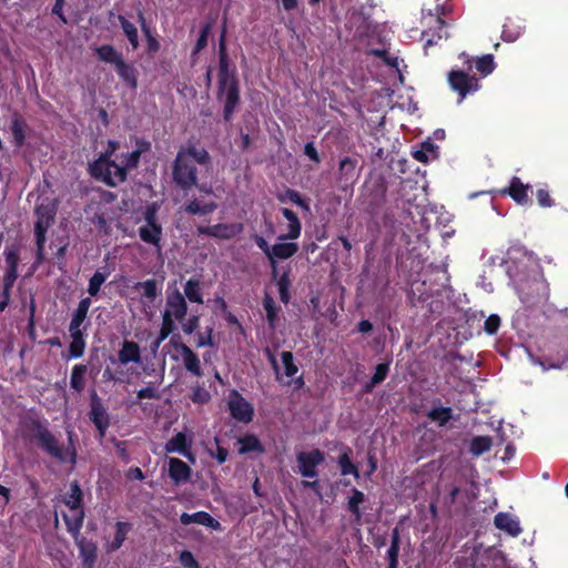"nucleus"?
Wrapping results in <instances>:
<instances>
[{
	"instance_id": "obj_1",
	"label": "nucleus",
	"mask_w": 568,
	"mask_h": 568,
	"mask_svg": "<svg viewBox=\"0 0 568 568\" xmlns=\"http://www.w3.org/2000/svg\"><path fill=\"white\" fill-rule=\"evenodd\" d=\"M216 98L223 101V119L230 122L240 104V81L235 68H231V60L226 48V29L223 27L219 39V72Z\"/></svg>"
},
{
	"instance_id": "obj_2",
	"label": "nucleus",
	"mask_w": 568,
	"mask_h": 568,
	"mask_svg": "<svg viewBox=\"0 0 568 568\" xmlns=\"http://www.w3.org/2000/svg\"><path fill=\"white\" fill-rule=\"evenodd\" d=\"M211 155L205 148L190 144L181 148L172 163V180L182 191L187 192L197 186V169L195 163L207 166L211 164Z\"/></svg>"
},
{
	"instance_id": "obj_3",
	"label": "nucleus",
	"mask_w": 568,
	"mask_h": 568,
	"mask_svg": "<svg viewBox=\"0 0 568 568\" xmlns=\"http://www.w3.org/2000/svg\"><path fill=\"white\" fill-rule=\"evenodd\" d=\"M31 439L49 456L60 460H67V452L63 445L59 443L57 437L50 432L45 424L39 419H32L28 426Z\"/></svg>"
},
{
	"instance_id": "obj_4",
	"label": "nucleus",
	"mask_w": 568,
	"mask_h": 568,
	"mask_svg": "<svg viewBox=\"0 0 568 568\" xmlns=\"http://www.w3.org/2000/svg\"><path fill=\"white\" fill-rule=\"evenodd\" d=\"M63 503L70 509L71 514H62L67 530L77 532L82 529L85 513L83 507V493L78 484L73 481L70 485V491L65 495Z\"/></svg>"
},
{
	"instance_id": "obj_5",
	"label": "nucleus",
	"mask_w": 568,
	"mask_h": 568,
	"mask_svg": "<svg viewBox=\"0 0 568 568\" xmlns=\"http://www.w3.org/2000/svg\"><path fill=\"white\" fill-rule=\"evenodd\" d=\"M447 80L452 90L458 93L459 102L468 94L475 93L480 89L479 79L475 75H469L463 70H452L448 73Z\"/></svg>"
},
{
	"instance_id": "obj_6",
	"label": "nucleus",
	"mask_w": 568,
	"mask_h": 568,
	"mask_svg": "<svg viewBox=\"0 0 568 568\" xmlns=\"http://www.w3.org/2000/svg\"><path fill=\"white\" fill-rule=\"evenodd\" d=\"M227 408L230 410V415L237 422L248 424L252 422L254 416L253 405L247 402L243 395L236 390L232 389L227 399Z\"/></svg>"
},
{
	"instance_id": "obj_7",
	"label": "nucleus",
	"mask_w": 568,
	"mask_h": 568,
	"mask_svg": "<svg viewBox=\"0 0 568 568\" xmlns=\"http://www.w3.org/2000/svg\"><path fill=\"white\" fill-rule=\"evenodd\" d=\"M325 459L324 453L315 448L311 452H301L296 455L300 474L305 478H316L318 476L317 466Z\"/></svg>"
},
{
	"instance_id": "obj_8",
	"label": "nucleus",
	"mask_w": 568,
	"mask_h": 568,
	"mask_svg": "<svg viewBox=\"0 0 568 568\" xmlns=\"http://www.w3.org/2000/svg\"><path fill=\"white\" fill-rule=\"evenodd\" d=\"M89 419L95 426L100 436H105L106 430L110 427V416L103 405L102 399L99 397L95 390H92L90 396Z\"/></svg>"
},
{
	"instance_id": "obj_9",
	"label": "nucleus",
	"mask_w": 568,
	"mask_h": 568,
	"mask_svg": "<svg viewBox=\"0 0 568 568\" xmlns=\"http://www.w3.org/2000/svg\"><path fill=\"white\" fill-rule=\"evenodd\" d=\"M243 232L241 223H217L214 225H200L196 227L199 235H206L219 240H231Z\"/></svg>"
},
{
	"instance_id": "obj_10",
	"label": "nucleus",
	"mask_w": 568,
	"mask_h": 568,
	"mask_svg": "<svg viewBox=\"0 0 568 568\" xmlns=\"http://www.w3.org/2000/svg\"><path fill=\"white\" fill-rule=\"evenodd\" d=\"M68 532L72 536L79 549V555L82 559L83 568H93L98 559L97 544L93 540L82 537L81 530H78L77 532L73 530H68Z\"/></svg>"
},
{
	"instance_id": "obj_11",
	"label": "nucleus",
	"mask_w": 568,
	"mask_h": 568,
	"mask_svg": "<svg viewBox=\"0 0 568 568\" xmlns=\"http://www.w3.org/2000/svg\"><path fill=\"white\" fill-rule=\"evenodd\" d=\"M178 322H183L187 314V303L178 287L169 286L165 297V310Z\"/></svg>"
},
{
	"instance_id": "obj_12",
	"label": "nucleus",
	"mask_w": 568,
	"mask_h": 568,
	"mask_svg": "<svg viewBox=\"0 0 568 568\" xmlns=\"http://www.w3.org/2000/svg\"><path fill=\"white\" fill-rule=\"evenodd\" d=\"M112 166H115L113 160H108L99 155L97 160L89 164V174L97 181L103 182L110 187H115L116 182L112 175Z\"/></svg>"
},
{
	"instance_id": "obj_13",
	"label": "nucleus",
	"mask_w": 568,
	"mask_h": 568,
	"mask_svg": "<svg viewBox=\"0 0 568 568\" xmlns=\"http://www.w3.org/2000/svg\"><path fill=\"white\" fill-rule=\"evenodd\" d=\"M532 187L530 184H524L518 176H513L509 185L500 191L501 195H508L510 199L519 205L531 204L529 192Z\"/></svg>"
},
{
	"instance_id": "obj_14",
	"label": "nucleus",
	"mask_w": 568,
	"mask_h": 568,
	"mask_svg": "<svg viewBox=\"0 0 568 568\" xmlns=\"http://www.w3.org/2000/svg\"><path fill=\"white\" fill-rule=\"evenodd\" d=\"M297 251L298 244L295 242L275 243L274 245H272V250H270L271 257L268 258L272 280H276L278 274L276 260H287L295 255Z\"/></svg>"
},
{
	"instance_id": "obj_15",
	"label": "nucleus",
	"mask_w": 568,
	"mask_h": 568,
	"mask_svg": "<svg viewBox=\"0 0 568 568\" xmlns=\"http://www.w3.org/2000/svg\"><path fill=\"white\" fill-rule=\"evenodd\" d=\"M168 474L175 486H181L190 481L192 468L182 459L170 457Z\"/></svg>"
},
{
	"instance_id": "obj_16",
	"label": "nucleus",
	"mask_w": 568,
	"mask_h": 568,
	"mask_svg": "<svg viewBox=\"0 0 568 568\" xmlns=\"http://www.w3.org/2000/svg\"><path fill=\"white\" fill-rule=\"evenodd\" d=\"M366 187L369 191V196L372 197L369 201V207L372 212H375L376 207L383 205L386 200L387 193V182L384 176H377L372 179Z\"/></svg>"
},
{
	"instance_id": "obj_17",
	"label": "nucleus",
	"mask_w": 568,
	"mask_h": 568,
	"mask_svg": "<svg viewBox=\"0 0 568 568\" xmlns=\"http://www.w3.org/2000/svg\"><path fill=\"white\" fill-rule=\"evenodd\" d=\"M34 214L37 216L34 227H39V225H41L43 229L49 230V227L53 224L57 215L55 201L47 200L38 204L34 209Z\"/></svg>"
},
{
	"instance_id": "obj_18",
	"label": "nucleus",
	"mask_w": 568,
	"mask_h": 568,
	"mask_svg": "<svg viewBox=\"0 0 568 568\" xmlns=\"http://www.w3.org/2000/svg\"><path fill=\"white\" fill-rule=\"evenodd\" d=\"M164 449L166 453H179L190 459L191 462H194V455L191 450V442L187 439L186 435L182 432L175 434L172 438H170Z\"/></svg>"
},
{
	"instance_id": "obj_19",
	"label": "nucleus",
	"mask_w": 568,
	"mask_h": 568,
	"mask_svg": "<svg viewBox=\"0 0 568 568\" xmlns=\"http://www.w3.org/2000/svg\"><path fill=\"white\" fill-rule=\"evenodd\" d=\"M426 417L439 427H444L454 418V409L450 406H443L442 400L435 398L432 409L426 413Z\"/></svg>"
},
{
	"instance_id": "obj_20",
	"label": "nucleus",
	"mask_w": 568,
	"mask_h": 568,
	"mask_svg": "<svg viewBox=\"0 0 568 568\" xmlns=\"http://www.w3.org/2000/svg\"><path fill=\"white\" fill-rule=\"evenodd\" d=\"M180 521L182 525H191V524H199L205 527H209L213 530H221L222 526L219 520H216L214 517H212L209 513L200 510L194 514H187L183 513L180 516Z\"/></svg>"
},
{
	"instance_id": "obj_21",
	"label": "nucleus",
	"mask_w": 568,
	"mask_h": 568,
	"mask_svg": "<svg viewBox=\"0 0 568 568\" xmlns=\"http://www.w3.org/2000/svg\"><path fill=\"white\" fill-rule=\"evenodd\" d=\"M358 165V160L356 158L345 156L339 161L337 179L339 182L345 184L354 183L358 173L356 172V168Z\"/></svg>"
},
{
	"instance_id": "obj_22",
	"label": "nucleus",
	"mask_w": 568,
	"mask_h": 568,
	"mask_svg": "<svg viewBox=\"0 0 568 568\" xmlns=\"http://www.w3.org/2000/svg\"><path fill=\"white\" fill-rule=\"evenodd\" d=\"M28 123L18 112H14L10 122V131L13 139V144L17 149L24 145L27 139Z\"/></svg>"
},
{
	"instance_id": "obj_23",
	"label": "nucleus",
	"mask_w": 568,
	"mask_h": 568,
	"mask_svg": "<svg viewBox=\"0 0 568 568\" xmlns=\"http://www.w3.org/2000/svg\"><path fill=\"white\" fill-rule=\"evenodd\" d=\"M132 524L129 521H116L114 525L113 539L106 544L105 549L108 552L119 550L128 538L129 532L132 530Z\"/></svg>"
},
{
	"instance_id": "obj_24",
	"label": "nucleus",
	"mask_w": 568,
	"mask_h": 568,
	"mask_svg": "<svg viewBox=\"0 0 568 568\" xmlns=\"http://www.w3.org/2000/svg\"><path fill=\"white\" fill-rule=\"evenodd\" d=\"M118 359L122 365H128L129 363L140 364L142 359L139 344L125 339L118 352Z\"/></svg>"
},
{
	"instance_id": "obj_25",
	"label": "nucleus",
	"mask_w": 568,
	"mask_h": 568,
	"mask_svg": "<svg viewBox=\"0 0 568 568\" xmlns=\"http://www.w3.org/2000/svg\"><path fill=\"white\" fill-rule=\"evenodd\" d=\"M162 231L161 224H144L139 227V236L141 241L146 244L154 245L160 251L163 234Z\"/></svg>"
},
{
	"instance_id": "obj_26",
	"label": "nucleus",
	"mask_w": 568,
	"mask_h": 568,
	"mask_svg": "<svg viewBox=\"0 0 568 568\" xmlns=\"http://www.w3.org/2000/svg\"><path fill=\"white\" fill-rule=\"evenodd\" d=\"M494 525L513 537H517L521 532L519 521L508 513H498L494 518Z\"/></svg>"
},
{
	"instance_id": "obj_27",
	"label": "nucleus",
	"mask_w": 568,
	"mask_h": 568,
	"mask_svg": "<svg viewBox=\"0 0 568 568\" xmlns=\"http://www.w3.org/2000/svg\"><path fill=\"white\" fill-rule=\"evenodd\" d=\"M178 347L181 349L185 369L194 376H202L203 371L199 356L184 343H180Z\"/></svg>"
},
{
	"instance_id": "obj_28",
	"label": "nucleus",
	"mask_w": 568,
	"mask_h": 568,
	"mask_svg": "<svg viewBox=\"0 0 568 568\" xmlns=\"http://www.w3.org/2000/svg\"><path fill=\"white\" fill-rule=\"evenodd\" d=\"M283 216L288 221V232L286 234H282L278 236V240H296L301 235L302 224L294 211L287 207H283L282 210Z\"/></svg>"
},
{
	"instance_id": "obj_29",
	"label": "nucleus",
	"mask_w": 568,
	"mask_h": 568,
	"mask_svg": "<svg viewBox=\"0 0 568 568\" xmlns=\"http://www.w3.org/2000/svg\"><path fill=\"white\" fill-rule=\"evenodd\" d=\"M203 283L199 277H191L184 284L183 296L191 303L203 304Z\"/></svg>"
},
{
	"instance_id": "obj_30",
	"label": "nucleus",
	"mask_w": 568,
	"mask_h": 568,
	"mask_svg": "<svg viewBox=\"0 0 568 568\" xmlns=\"http://www.w3.org/2000/svg\"><path fill=\"white\" fill-rule=\"evenodd\" d=\"M118 75L132 89L138 88V71L133 64L126 63L121 60L115 67Z\"/></svg>"
},
{
	"instance_id": "obj_31",
	"label": "nucleus",
	"mask_w": 568,
	"mask_h": 568,
	"mask_svg": "<svg viewBox=\"0 0 568 568\" xmlns=\"http://www.w3.org/2000/svg\"><path fill=\"white\" fill-rule=\"evenodd\" d=\"M240 444L239 454L245 455L248 453H264V446L261 440L254 434H245L237 439Z\"/></svg>"
},
{
	"instance_id": "obj_32",
	"label": "nucleus",
	"mask_w": 568,
	"mask_h": 568,
	"mask_svg": "<svg viewBox=\"0 0 568 568\" xmlns=\"http://www.w3.org/2000/svg\"><path fill=\"white\" fill-rule=\"evenodd\" d=\"M352 449L345 447L344 452L337 458V465L343 476L353 475L355 479H359V469L351 459Z\"/></svg>"
},
{
	"instance_id": "obj_33",
	"label": "nucleus",
	"mask_w": 568,
	"mask_h": 568,
	"mask_svg": "<svg viewBox=\"0 0 568 568\" xmlns=\"http://www.w3.org/2000/svg\"><path fill=\"white\" fill-rule=\"evenodd\" d=\"M399 546H400V535H399L398 528L395 527L392 530L390 546L386 554L387 560H388L387 568H397L398 567Z\"/></svg>"
},
{
	"instance_id": "obj_34",
	"label": "nucleus",
	"mask_w": 568,
	"mask_h": 568,
	"mask_svg": "<svg viewBox=\"0 0 568 568\" xmlns=\"http://www.w3.org/2000/svg\"><path fill=\"white\" fill-rule=\"evenodd\" d=\"M95 53L98 58L105 62L113 64L114 67L123 60L122 53L118 52L115 48L111 44H103L95 48Z\"/></svg>"
},
{
	"instance_id": "obj_35",
	"label": "nucleus",
	"mask_w": 568,
	"mask_h": 568,
	"mask_svg": "<svg viewBox=\"0 0 568 568\" xmlns=\"http://www.w3.org/2000/svg\"><path fill=\"white\" fill-rule=\"evenodd\" d=\"M217 209L215 202H207L201 204L199 200L194 199L184 205V211L190 215H207Z\"/></svg>"
},
{
	"instance_id": "obj_36",
	"label": "nucleus",
	"mask_w": 568,
	"mask_h": 568,
	"mask_svg": "<svg viewBox=\"0 0 568 568\" xmlns=\"http://www.w3.org/2000/svg\"><path fill=\"white\" fill-rule=\"evenodd\" d=\"M88 372L85 364H77L72 367L70 376V387L77 393H81L84 389V376Z\"/></svg>"
},
{
	"instance_id": "obj_37",
	"label": "nucleus",
	"mask_w": 568,
	"mask_h": 568,
	"mask_svg": "<svg viewBox=\"0 0 568 568\" xmlns=\"http://www.w3.org/2000/svg\"><path fill=\"white\" fill-rule=\"evenodd\" d=\"M118 20L132 49L136 50L140 45L136 27L122 14L118 16Z\"/></svg>"
},
{
	"instance_id": "obj_38",
	"label": "nucleus",
	"mask_w": 568,
	"mask_h": 568,
	"mask_svg": "<svg viewBox=\"0 0 568 568\" xmlns=\"http://www.w3.org/2000/svg\"><path fill=\"white\" fill-rule=\"evenodd\" d=\"M352 495L347 500V510L355 517V519L359 520L363 513L359 508V505L365 501V494L357 488H352Z\"/></svg>"
},
{
	"instance_id": "obj_39",
	"label": "nucleus",
	"mask_w": 568,
	"mask_h": 568,
	"mask_svg": "<svg viewBox=\"0 0 568 568\" xmlns=\"http://www.w3.org/2000/svg\"><path fill=\"white\" fill-rule=\"evenodd\" d=\"M493 439L490 436H475L469 444V452L474 456H480L490 450Z\"/></svg>"
},
{
	"instance_id": "obj_40",
	"label": "nucleus",
	"mask_w": 568,
	"mask_h": 568,
	"mask_svg": "<svg viewBox=\"0 0 568 568\" xmlns=\"http://www.w3.org/2000/svg\"><path fill=\"white\" fill-rule=\"evenodd\" d=\"M452 12L453 6L445 1L444 3H437L435 7V13L429 12V16L435 17L436 28L438 30H444L447 28V22L444 18L450 16Z\"/></svg>"
},
{
	"instance_id": "obj_41",
	"label": "nucleus",
	"mask_w": 568,
	"mask_h": 568,
	"mask_svg": "<svg viewBox=\"0 0 568 568\" xmlns=\"http://www.w3.org/2000/svg\"><path fill=\"white\" fill-rule=\"evenodd\" d=\"M437 149L432 142H424L420 149L413 152V158L418 162L428 163L430 159L437 158Z\"/></svg>"
},
{
	"instance_id": "obj_42",
	"label": "nucleus",
	"mask_w": 568,
	"mask_h": 568,
	"mask_svg": "<svg viewBox=\"0 0 568 568\" xmlns=\"http://www.w3.org/2000/svg\"><path fill=\"white\" fill-rule=\"evenodd\" d=\"M277 200L281 203H285L286 201H290L300 207L304 209L305 211L310 210L308 203L305 199L302 197V195L294 189H286L283 193L277 195Z\"/></svg>"
},
{
	"instance_id": "obj_43",
	"label": "nucleus",
	"mask_w": 568,
	"mask_h": 568,
	"mask_svg": "<svg viewBox=\"0 0 568 568\" xmlns=\"http://www.w3.org/2000/svg\"><path fill=\"white\" fill-rule=\"evenodd\" d=\"M134 288L138 291L142 290L143 296L148 298L150 302H153L160 293L158 282L154 278H150L144 282H138L134 285Z\"/></svg>"
},
{
	"instance_id": "obj_44",
	"label": "nucleus",
	"mask_w": 568,
	"mask_h": 568,
	"mask_svg": "<svg viewBox=\"0 0 568 568\" xmlns=\"http://www.w3.org/2000/svg\"><path fill=\"white\" fill-rule=\"evenodd\" d=\"M275 281H276L277 287H278L280 300L284 304H287L291 298V294H290L291 280H290L288 271L283 272V274H281V275L277 274V277Z\"/></svg>"
},
{
	"instance_id": "obj_45",
	"label": "nucleus",
	"mask_w": 568,
	"mask_h": 568,
	"mask_svg": "<svg viewBox=\"0 0 568 568\" xmlns=\"http://www.w3.org/2000/svg\"><path fill=\"white\" fill-rule=\"evenodd\" d=\"M109 276V272L98 270L89 280L88 293L90 296H97Z\"/></svg>"
},
{
	"instance_id": "obj_46",
	"label": "nucleus",
	"mask_w": 568,
	"mask_h": 568,
	"mask_svg": "<svg viewBox=\"0 0 568 568\" xmlns=\"http://www.w3.org/2000/svg\"><path fill=\"white\" fill-rule=\"evenodd\" d=\"M213 22L207 21L203 24L200 36L195 42V45L192 50V58H195L206 45H207V39L212 30Z\"/></svg>"
},
{
	"instance_id": "obj_47",
	"label": "nucleus",
	"mask_w": 568,
	"mask_h": 568,
	"mask_svg": "<svg viewBox=\"0 0 568 568\" xmlns=\"http://www.w3.org/2000/svg\"><path fill=\"white\" fill-rule=\"evenodd\" d=\"M475 65H476V70L484 77L490 74L496 68V63L494 61V55L493 54H484L483 57L477 58Z\"/></svg>"
},
{
	"instance_id": "obj_48",
	"label": "nucleus",
	"mask_w": 568,
	"mask_h": 568,
	"mask_svg": "<svg viewBox=\"0 0 568 568\" xmlns=\"http://www.w3.org/2000/svg\"><path fill=\"white\" fill-rule=\"evenodd\" d=\"M4 258L7 270L18 271V265L20 262V247L16 244L7 247L4 251Z\"/></svg>"
},
{
	"instance_id": "obj_49",
	"label": "nucleus",
	"mask_w": 568,
	"mask_h": 568,
	"mask_svg": "<svg viewBox=\"0 0 568 568\" xmlns=\"http://www.w3.org/2000/svg\"><path fill=\"white\" fill-rule=\"evenodd\" d=\"M281 358H282V363L284 366L285 375L287 377H293L298 372V367L294 363V356H293L292 352H290V351L282 352Z\"/></svg>"
},
{
	"instance_id": "obj_50",
	"label": "nucleus",
	"mask_w": 568,
	"mask_h": 568,
	"mask_svg": "<svg viewBox=\"0 0 568 568\" xmlns=\"http://www.w3.org/2000/svg\"><path fill=\"white\" fill-rule=\"evenodd\" d=\"M263 307L266 312V320L270 326H274V322L277 317V308L274 300L270 295H265L263 300Z\"/></svg>"
},
{
	"instance_id": "obj_51",
	"label": "nucleus",
	"mask_w": 568,
	"mask_h": 568,
	"mask_svg": "<svg viewBox=\"0 0 568 568\" xmlns=\"http://www.w3.org/2000/svg\"><path fill=\"white\" fill-rule=\"evenodd\" d=\"M175 318L169 314V312L162 313V324L160 328L161 337L170 336L175 329Z\"/></svg>"
},
{
	"instance_id": "obj_52",
	"label": "nucleus",
	"mask_w": 568,
	"mask_h": 568,
	"mask_svg": "<svg viewBox=\"0 0 568 568\" xmlns=\"http://www.w3.org/2000/svg\"><path fill=\"white\" fill-rule=\"evenodd\" d=\"M136 397L139 399H145V398L159 399L161 397V395L158 392V387H156L155 383L150 382V383H148L146 387H143L136 392Z\"/></svg>"
},
{
	"instance_id": "obj_53",
	"label": "nucleus",
	"mask_w": 568,
	"mask_h": 568,
	"mask_svg": "<svg viewBox=\"0 0 568 568\" xmlns=\"http://www.w3.org/2000/svg\"><path fill=\"white\" fill-rule=\"evenodd\" d=\"M389 373V363H379L375 367V372L372 376L373 384H382Z\"/></svg>"
},
{
	"instance_id": "obj_54",
	"label": "nucleus",
	"mask_w": 568,
	"mask_h": 568,
	"mask_svg": "<svg viewBox=\"0 0 568 568\" xmlns=\"http://www.w3.org/2000/svg\"><path fill=\"white\" fill-rule=\"evenodd\" d=\"M191 399L196 404H206L211 399V395L202 386H195L192 389Z\"/></svg>"
},
{
	"instance_id": "obj_55",
	"label": "nucleus",
	"mask_w": 568,
	"mask_h": 568,
	"mask_svg": "<svg viewBox=\"0 0 568 568\" xmlns=\"http://www.w3.org/2000/svg\"><path fill=\"white\" fill-rule=\"evenodd\" d=\"M179 561L184 568H200V565L190 550L181 551Z\"/></svg>"
},
{
	"instance_id": "obj_56",
	"label": "nucleus",
	"mask_w": 568,
	"mask_h": 568,
	"mask_svg": "<svg viewBox=\"0 0 568 568\" xmlns=\"http://www.w3.org/2000/svg\"><path fill=\"white\" fill-rule=\"evenodd\" d=\"M85 345V342L71 341L67 359L82 357L84 354Z\"/></svg>"
},
{
	"instance_id": "obj_57",
	"label": "nucleus",
	"mask_w": 568,
	"mask_h": 568,
	"mask_svg": "<svg viewBox=\"0 0 568 568\" xmlns=\"http://www.w3.org/2000/svg\"><path fill=\"white\" fill-rule=\"evenodd\" d=\"M500 326V317L496 314L489 315L484 325V329L488 335H494L497 333Z\"/></svg>"
},
{
	"instance_id": "obj_58",
	"label": "nucleus",
	"mask_w": 568,
	"mask_h": 568,
	"mask_svg": "<svg viewBox=\"0 0 568 568\" xmlns=\"http://www.w3.org/2000/svg\"><path fill=\"white\" fill-rule=\"evenodd\" d=\"M536 197L541 207H551L554 205V200L551 199L549 191L545 187L537 189Z\"/></svg>"
},
{
	"instance_id": "obj_59",
	"label": "nucleus",
	"mask_w": 568,
	"mask_h": 568,
	"mask_svg": "<svg viewBox=\"0 0 568 568\" xmlns=\"http://www.w3.org/2000/svg\"><path fill=\"white\" fill-rule=\"evenodd\" d=\"M158 211L159 206L156 203H151L145 207L143 212L145 224H160L158 222Z\"/></svg>"
},
{
	"instance_id": "obj_60",
	"label": "nucleus",
	"mask_w": 568,
	"mask_h": 568,
	"mask_svg": "<svg viewBox=\"0 0 568 568\" xmlns=\"http://www.w3.org/2000/svg\"><path fill=\"white\" fill-rule=\"evenodd\" d=\"M68 246H69V243L65 242L62 245H60L57 248V252L54 253L55 264L60 271H64V268H65V254L68 251Z\"/></svg>"
},
{
	"instance_id": "obj_61",
	"label": "nucleus",
	"mask_w": 568,
	"mask_h": 568,
	"mask_svg": "<svg viewBox=\"0 0 568 568\" xmlns=\"http://www.w3.org/2000/svg\"><path fill=\"white\" fill-rule=\"evenodd\" d=\"M182 323V331L190 335L197 329L200 326V317L197 315H191L187 320H184Z\"/></svg>"
},
{
	"instance_id": "obj_62",
	"label": "nucleus",
	"mask_w": 568,
	"mask_h": 568,
	"mask_svg": "<svg viewBox=\"0 0 568 568\" xmlns=\"http://www.w3.org/2000/svg\"><path fill=\"white\" fill-rule=\"evenodd\" d=\"M422 37L425 39V49L437 44L442 39H444V36H436L432 28L424 30Z\"/></svg>"
},
{
	"instance_id": "obj_63",
	"label": "nucleus",
	"mask_w": 568,
	"mask_h": 568,
	"mask_svg": "<svg viewBox=\"0 0 568 568\" xmlns=\"http://www.w3.org/2000/svg\"><path fill=\"white\" fill-rule=\"evenodd\" d=\"M140 151L133 150L124 155V165L128 169H135L140 163Z\"/></svg>"
},
{
	"instance_id": "obj_64",
	"label": "nucleus",
	"mask_w": 568,
	"mask_h": 568,
	"mask_svg": "<svg viewBox=\"0 0 568 568\" xmlns=\"http://www.w3.org/2000/svg\"><path fill=\"white\" fill-rule=\"evenodd\" d=\"M304 154L311 160L313 161L315 164H318L321 163V156L317 152V149L314 144V142H307L305 145H304Z\"/></svg>"
}]
</instances>
